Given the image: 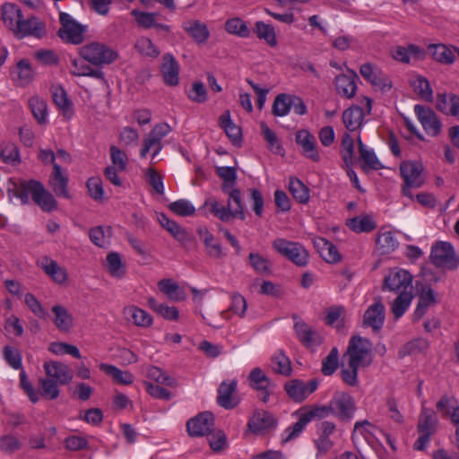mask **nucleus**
<instances>
[{
	"mask_svg": "<svg viewBox=\"0 0 459 459\" xmlns=\"http://www.w3.org/2000/svg\"><path fill=\"white\" fill-rule=\"evenodd\" d=\"M9 192L19 198L22 204L30 202L29 195L38 204L43 212H50L57 209V202L54 195L46 190L43 184L38 180L21 179L17 183L13 184V187L9 188Z\"/></svg>",
	"mask_w": 459,
	"mask_h": 459,
	"instance_id": "f257e3e1",
	"label": "nucleus"
},
{
	"mask_svg": "<svg viewBox=\"0 0 459 459\" xmlns=\"http://www.w3.org/2000/svg\"><path fill=\"white\" fill-rule=\"evenodd\" d=\"M294 414L298 416V421L285 429L284 433L286 434V437L281 440V443L283 444L298 437L306 426L313 420L325 419L330 414H333V411L329 403L327 405L303 407L295 411Z\"/></svg>",
	"mask_w": 459,
	"mask_h": 459,
	"instance_id": "f03ea898",
	"label": "nucleus"
},
{
	"mask_svg": "<svg viewBox=\"0 0 459 459\" xmlns=\"http://www.w3.org/2000/svg\"><path fill=\"white\" fill-rule=\"evenodd\" d=\"M222 192L228 195L227 205L223 206L217 201H213L211 204L212 212L223 222H228L233 218L244 221L246 214L241 191L234 186Z\"/></svg>",
	"mask_w": 459,
	"mask_h": 459,
	"instance_id": "7ed1b4c3",
	"label": "nucleus"
},
{
	"mask_svg": "<svg viewBox=\"0 0 459 459\" xmlns=\"http://www.w3.org/2000/svg\"><path fill=\"white\" fill-rule=\"evenodd\" d=\"M79 56L88 63L95 66L110 65L115 62L118 54L104 43L92 41L81 47Z\"/></svg>",
	"mask_w": 459,
	"mask_h": 459,
	"instance_id": "20e7f679",
	"label": "nucleus"
},
{
	"mask_svg": "<svg viewBox=\"0 0 459 459\" xmlns=\"http://www.w3.org/2000/svg\"><path fill=\"white\" fill-rule=\"evenodd\" d=\"M399 170L403 179L402 194L413 199L411 189L420 188L425 183L423 165L418 161L404 160L401 162Z\"/></svg>",
	"mask_w": 459,
	"mask_h": 459,
	"instance_id": "39448f33",
	"label": "nucleus"
},
{
	"mask_svg": "<svg viewBox=\"0 0 459 459\" xmlns=\"http://www.w3.org/2000/svg\"><path fill=\"white\" fill-rule=\"evenodd\" d=\"M60 27L56 32L59 39L65 44L80 45L88 31V26L78 22L69 13L59 12Z\"/></svg>",
	"mask_w": 459,
	"mask_h": 459,
	"instance_id": "423d86ee",
	"label": "nucleus"
},
{
	"mask_svg": "<svg viewBox=\"0 0 459 459\" xmlns=\"http://www.w3.org/2000/svg\"><path fill=\"white\" fill-rule=\"evenodd\" d=\"M272 247L278 254L299 267H304L308 264V252L299 242L277 238L272 242Z\"/></svg>",
	"mask_w": 459,
	"mask_h": 459,
	"instance_id": "0eeeda50",
	"label": "nucleus"
},
{
	"mask_svg": "<svg viewBox=\"0 0 459 459\" xmlns=\"http://www.w3.org/2000/svg\"><path fill=\"white\" fill-rule=\"evenodd\" d=\"M438 420L435 412L425 406H422L419 415L417 431L419 437L413 445V448L418 451H423L432 435L437 432Z\"/></svg>",
	"mask_w": 459,
	"mask_h": 459,
	"instance_id": "6e6552de",
	"label": "nucleus"
},
{
	"mask_svg": "<svg viewBox=\"0 0 459 459\" xmlns=\"http://www.w3.org/2000/svg\"><path fill=\"white\" fill-rule=\"evenodd\" d=\"M372 342L359 335H354L350 339L346 355L348 365L358 367H368L372 362L371 358Z\"/></svg>",
	"mask_w": 459,
	"mask_h": 459,
	"instance_id": "1a4fd4ad",
	"label": "nucleus"
},
{
	"mask_svg": "<svg viewBox=\"0 0 459 459\" xmlns=\"http://www.w3.org/2000/svg\"><path fill=\"white\" fill-rule=\"evenodd\" d=\"M430 261L437 267L455 270L459 265V257L449 242H437L431 248Z\"/></svg>",
	"mask_w": 459,
	"mask_h": 459,
	"instance_id": "9d476101",
	"label": "nucleus"
},
{
	"mask_svg": "<svg viewBox=\"0 0 459 459\" xmlns=\"http://www.w3.org/2000/svg\"><path fill=\"white\" fill-rule=\"evenodd\" d=\"M361 106L353 105L342 113V122L348 131L353 132L360 128L366 114H370L372 109V99L363 97Z\"/></svg>",
	"mask_w": 459,
	"mask_h": 459,
	"instance_id": "9b49d317",
	"label": "nucleus"
},
{
	"mask_svg": "<svg viewBox=\"0 0 459 459\" xmlns=\"http://www.w3.org/2000/svg\"><path fill=\"white\" fill-rule=\"evenodd\" d=\"M333 415L342 421H350L356 411L354 398L345 392H335L330 400Z\"/></svg>",
	"mask_w": 459,
	"mask_h": 459,
	"instance_id": "f8f14e48",
	"label": "nucleus"
},
{
	"mask_svg": "<svg viewBox=\"0 0 459 459\" xmlns=\"http://www.w3.org/2000/svg\"><path fill=\"white\" fill-rule=\"evenodd\" d=\"M278 425L277 418L268 411L255 410L247 422V429L256 436L273 431Z\"/></svg>",
	"mask_w": 459,
	"mask_h": 459,
	"instance_id": "ddd939ff",
	"label": "nucleus"
},
{
	"mask_svg": "<svg viewBox=\"0 0 459 459\" xmlns=\"http://www.w3.org/2000/svg\"><path fill=\"white\" fill-rule=\"evenodd\" d=\"M317 386L318 381L316 379H312L307 383L300 379H291L285 383L284 390L290 399L296 403H302L317 389Z\"/></svg>",
	"mask_w": 459,
	"mask_h": 459,
	"instance_id": "4468645a",
	"label": "nucleus"
},
{
	"mask_svg": "<svg viewBox=\"0 0 459 459\" xmlns=\"http://www.w3.org/2000/svg\"><path fill=\"white\" fill-rule=\"evenodd\" d=\"M359 73L367 82L382 91H388L392 88L389 77L371 63L361 65Z\"/></svg>",
	"mask_w": 459,
	"mask_h": 459,
	"instance_id": "2eb2a0df",
	"label": "nucleus"
},
{
	"mask_svg": "<svg viewBox=\"0 0 459 459\" xmlns=\"http://www.w3.org/2000/svg\"><path fill=\"white\" fill-rule=\"evenodd\" d=\"M385 318V308L382 302L381 297H377L374 303L370 305L364 313L363 325L371 327L376 333L379 332L383 327Z\"/></svg>",
	"mask_w": 459,
	"mask_h": 459,
	"instance_id": "dca6fc26",
	"label": "nucleus"
},
{
	"mask_svg": "<svg viewBox=\"0 0 459 459\" xmlns=\"http://www.w3.org/2000/svg\"><path fill=\"white\" fill-rule=\"evenodd\" d=\"M214 416L210 411H203L186 422V430L191 437L206 436L212 430Z\"/></svg>",
	"mask_w": 459,
	"mask_h": 459,
	"instance_id": "f3484780",
	"label": "nucleus"
},
{
	"mask_svg": "<svg viewBox=\"0 0 459 459\" xmlns=\"http://www.w3.org/2000/svg\"><path fill=\"white\" fill-rule=\"evenodd\" d=\"M414 112L429 135L437 136L440 133L441 122L430 108L415 105Z\"/></svg>",
	"mask_w": 459,
	"mask_h": 459,
	"instance_id": "a211bd4d",
	"label": "nucleus"
},
{
	"mask_svg": "<svg viewBox=\"0 0 459 459\" xmlns=\"http://www.w3.org/2000/svg\"><path fill=\"white\" fill-rule=\"evenodd\" d=\"M237 380L222 381L218 387L217 403L226 409H234L239 403V399L234 395L237 390Z\"/></svg>",
	"mask_w": 459,
	"mask_h": 459,
	"instance_id": "6ab92c4d",
	"label": "nucleus"
},
{
	"mask_svg": "<svg viewBox=\"0 0 459 459\" xmlns=\"http://www.w3.org/2000/svg\"><path fill=\"white\" fill-rule=\"evenodd\" d=\"M47 377L56 380L61 385H67L73 379L70 368L59 361L49 360L43 365Z\"/></svg>",
	"mask_w": 459,
	"mask_h": 459,
	"instance_id": "aec40b11",
	"label": "nucleus"
},
{
	"mask_svg": "<svg viewBox=\"0 0 459 459\" xmlns=\"http://www.w3.org/2000/svg\"><path fill=\"white\" fill-rule=\"evenodd\" d=\"M294 330L299 342L307 349L316 348L324 342L323 336L303 321L295 323Z\"/></svg>",
	"mask_w": 459,
	"mask_h": 459,
	"instance_id": "412c9836",
	"label": "nucleus"
},
{
	"mask_svg": "<svg viewBox=\"0 0 459 459\" xmlns=\"http://www.w3.org/2000/svg\"><path fill=\"white\" fill-rule=\"evenodd\" d=\"M412 275L409 271L400 269L396 272H391L385 277L383 290L399 291L401 289H406L411 284Z\"/></svg>",
	"mask_w": 459,
	"mask_h": 459,
	"instance_id": "4be33fe9",
	"label": "nucleus"
},
{
	"mask_svg": "<svg viewBox=\"0 0 459 459\" xmlns=\"http://www.w3.org/2000/svg\"><path fill=\"white\" fill-rule=\"evenodd\" d=\"M197 233L204 242L206 255L212 259H221L226 256L222 246L206 227L197 229Z\"/></svg>",
	"mask_w": 459,
	"mask_h": 459,
	"instance_id": "5701e85b",
	"label": "nucleus"
},
{
	"mask_svg": "<svg viewBox=\"0 0 459 459\" xmlns=\"http://www.w3.org/2000/svg\"><path fill=\"white\" fill-rule=\"evenodd\" d=\"M358 74L350 70V74H339L335 77L334 85L337 92L347 99H351L357 91Z\"/></svg>",
	"mask_w": 459,
	"mask_h": 459,
	"instance_id": "b1692460",
	"label": "nucleus"
},
{
	"mask_svg": "<svg viewBox=\"0 0 459 459\" xmlns=\"http://www.w3.org/2000/svg\"><path fill=\"white\" fill-rule=\"evenodd\" d=\"M160 72L167 85L176 86L178 84L179 65L171 54L167 53L163 56Z\"/></svg>",
	"mask_w": 459,
	"mask_h": 459,
	"instance_id": "393cba45",
	"label": "nucleus"
},
{
	"mask_svg": "<svg viewBox=\"0 0 459 459\" xmlns=\"http://www.w3.org/2000/svg\"><path fill=\"white\" fill-rule=\"evenodd\" d=\"M44 25L35 16H30L27 19L21 18L18 20V24L13 30V33L19 37L23 38L26 36H35L39 38L43 32Z\"/></svg>",
	"mask_w": 459,
	"mask_h": 459,
	"instance_id": "a878e982",
	"label": "nucleus"
},
{
	"mask_svg": "<svg viewBox=\"0 0 459 459\" xmlns=\"http://www.w3.org/2000/svg\"><path fill=\"white\" fill-rule=\"evenodd\" d=\"M48 184L54 194L58 197L71 198L68 191V178L62 174L61 166L54 163L53 171L49 177Z\"/></svg>",
	"mask_w": 459,
	"mask_h": 459,
	"instance_id": "bb28decb",
	"label": "nucleus"
},
{
	"mask_svg": "<svg viewBox=\"0 0 459 459\" xmlns=\"http://www.w3.org/2000/svg\"><path fill=\"white\" fill-rule=\"evenodd\" d=\"M296 143L302 147L303 153L313 161H318L320 155L316 147V139L307 130H299L296 134Z\"/></svg>",
	"mask_w": 459,
	"mask_h": 459,
	"instance_id": "cd10ccee",
	"label": "nucleus"
},
{
	"mask_svg": "<svg viewBox=\"0 0 459 459\" xmlns=\"http://www.w3.org/2000/svg\"><path fill=\"white\" fill-rule=\"evenodd\" d=\"M170 131L171 127L167 123L156 125L143 141V145L140 152L141 157H146L148 152L152 148L153 143H159V140L161 141Z\"/></svg>",
	"mask_w": 459,
	"mask_h": 459,
	"instance_id": "c85d7f7f",
	"label": "nucleus"
},
{
	"mask_svg": "<svg viewBox=\"0 0 459 459\" xmlns=\"http://www.w3.org/2000/svg\"><path fill=\"white\" fill-rule=\"evenodd\" d=\"M335 428V424L331 421H323L321 423L319 428V437L315 441L316 446L318 451L317 456L319 455L327 453L333 447V443L330 439V435H332L334 432Z\"/></svg>",
	"mask_w": 459,
	"mask_h": 459,
	"instance_id": "c756f323",
	"label": "nucleus"
},
{
	"mask_svg": "<svg viewBox=\"0 0 459 459\" xmlns=\"http://www.w3.org/2000/svg\"><path fill=\"white\" fill-rule=\"evenodd\" d=\"M219 125L234 145H240L242 142V131L241 128L231 120L230 110H226L220 116Z\"/></svg>",
	"mask_w": 459,
	"mask_h": 459,
	"instance_id": "7c9ffc66",
	"label": "nucleus"
},
{
	"mask_svg": "<svg viewBox=\"0 0 459 459\" xmlns=\"http://www.w3.org/2000/svg\"><path fill=\"white\" fill-rule=\"evenodd\" d=\"M182 28L199 44L204 43L210 35L207 26L198 20L186 21L182 23Z\"/></svg>",
	"mask_w": 459,
	"mask_h": 459,
	"instance_id": "2f4dec72",
	"label": "nucleus"
},
{
	"mask_svg": "<svg viewBox=\"0 0 459 459\" xmlns=\"http://www.w3.org/2000/svg\"><path fill=\"white\" fill-rule=\"evenodd\" d=\"M437 299L434 290L429 286H423L419 295V301L413 313V319L420 320L427 312L429 307L435 305Z\"/></svg>",
	"mask_w": 459,
	"mask_h": 459,
	"instance_id": "473e14b6",
	"label": "nucleus"
},
{
	"mask_svg": "<svg viewBox=\"0 0 459 459\" xmlns=\"http://www.w3.org/2000/svg\"><path fill=\"white\" fill-rule=\"evenodd\" d=\"M315 247L317 248L321 257L327 263H338L342 255L336 247L325 238H318L315 240Z\"/></svg>",
	"mask_w": 459,
	"mask_h": 459,
	"instance_id": "72a5a7b5",
	"label": "nucleus"
},
{
	"mask_svg": "<svg viewBox=\"0 0 459 459\" xmlns=\"http://www.w3.org/2000/svg\"><path fill=\"white\" fill-rule=\"evenodd\" d=\"M13 79L18 81L21 86L28 85L34 77V73L28 59H22L11 72Z\"/></svg>",
	"mask_w": 459,
	"mask_h": 459,
	"instance_id": "f704fd0d",
	"label": "nucleus"
},
{
	"mask_svg": "<svg viewBox=\"0 0 459 459\" xmlns=\"http://www.w3.org/2000/svg\"><path fill=\"white\" fill-rule=\"evenodd\" d=\"M1 17L5 26L13 31L18 24V20L22 18V13L16 4L5 3L1 8Z\"/></svg>",
	"mask_w": 459,
	"mask_h": 459,
	"instance_id": "c9c22d12",
	"label": "nucleus"
},
{
	"mask_svg": "<svg viewBox=\"0 0 459 459\" xmlns=\"http://www.w3.org/2000/svg\"><path fill=\"white\" fill-rule=\"evenodd\" d=\"M52 312L55 315L53 321L56 328L61 332H69L73 327L74 318L67 309L56 305L52 307Z\"/></svg>",
	"mask_w": 459,
	"mask_h": 459,
	"instance_id": "e433bc0d",
	"label": "nucleus"
},
{
	"mask_svg": "<svg viewBox=\"0 0 459 459\" xmlns=\"http://www.w3.org/2000/svg\"><path fill=\"white\" fill-rule=\"evenodd\" d=\"M254 33L259 39H264L270 47L277 45V38L274 28L262 21L255 23Z\"/></svg>",
	"mask_w": 459,
	"mask_h": 459,
	"instance_id": "4c0bfd02",
	"label": "nucleus"
},
{
	"mask_svg": "<svg viewBox=\"0 0 459 459\" xmlns=\"http://www.w3.org/2000/svg\"><path fill=\"white\" fill-rule=\"evenodd\" d=\"M432 57L438 63L452 65L455 61L453 50L444 44H432L429 46Z\"/></svg>",
	"mask_w": 459,
	"mask_h": 459,
	"instance_id": "58836bf2",
	"label": "nucleus"
},
{
	"mask_svg": "<svg viewBox=\"0 0 459 459\" xmlns=\"http://www.w3.org/2000/svg\"><path fill=\"white\" fill-rule=\"evenodd\" d=\"M347 226L356 233L371 232L377 228L375 221L369 215L351 218Z\"/></svg>",
	"mask_w": 459,
	"mask_h": 459,
	"instance_id": "ea45409f",
	"label": "nucleus"
},
{
	"mask_svg": "<svg viewBox=\"0 0 459 459\" xmlns=\"http://www.w3.org/2000/svg\"><path fill=\"white\" fill-rule=\"evenodd\" d=\"M249 385L255 390H265L266 388H274L275 385L262 371L260 368H255L251 370L249 376Z\"/></svg>",
	"mask_w": 459,
	"mask_h": 459,
	"instance_id": "a19ab883",
	"label": "nucleus"
},
{
	"mask_svg": "<svg viewBox=\"0 0 459 459\" xmlns=\"http://www.w3.org/2000/svg\"><path fill=\"white\" fill-rule=\"evenodd\" d=\"M100 368L107 375L111 376L118 384L131 385L134 382V376L129 371H123L113 365L105 363L100 364Z\"/></svg>",
	"mask_w": 459,
	"mask_h": 459,
	"instance_id": "79ce46f5",
	"label": "nucleus"
},
{
	"mask_svg": "<svg viewBox=\"0 0 459 459\" xmlns=\"http://www.w3.org/2000/svg\"><path fill=\"white\" fill-rule=\"evenodd\" d=\"M289 190L293 198L299 204H307L309 201V189L297 178H290Z\"/></svg>",
	"mask_w": 459,
	"mask_h": 459,
	"instance_id": "37998d69",
	"label": "nucleus"
},
{
	"mask_svg": "<svg viewBox=\"0 0 459 459\" xmlns=\"http://www.w3.org/2000/svg\"><path fill=\"white\" fill-rule=\"evenodd\" d=\"M291 104H293L292 95L280 93L273 100L272 112L275 117H284L289 114Z\"/></svg>",
	"mask_w": 459,
	"mask_h": 459,
	"instance_id": "c03bdc74",
	"label": "nucleus"
},
{
	"mask_svg": "<svg viewBox=\"0 0 459 459\" xmlns=\"http://www.w3.org/2000/svg\"><path fill=\"white\" fill-rule=\"evenodd\" d=\"M30 109L39 125H43L47 122L48 117V106L43 99L38 96L31 97L29 100Z\"/></svg>",
	"mask_w": 459,
	"mask_h": 459,
	"instance_id": "a18cd8bd",
	"label": "nucleus"
},
{
	"mask_svg": "<svg viewBox=\"0 0 459 459\" xmlns=\"http://www.w3.org/2000/svg\"><path fill=\"white\" fill-rule=\"evenodd\" d=\"M271 366L275 373L283 376H290L291 374L290 360L282 351L274 353L271 359Z\"/></svg>",
	"mask_w": 459,
	"mask_h": 459,
	"instance_id": "49530a36",
	"label": "nucleus"
},
{
	"mask_svg": "<svg viewBox=\"0 0 459 459\" xmlns=\"http://www.w3.org/2000/svg\"><path fill=\"white\" fill-rule=\"evenodd\" d=\"M39 384L40 387L39 396L42 395L46 399L55 400L59 396V383L56 380L48 378V377H41L39 379Z\"/></svg>",
	"mask_w": 459,
	"mask_h": 459,
	"instance_id": "de8ad7c7",
	"label": "nucleus"
},
{
	"mask_svg": "<svg viewBox=\"0 0 459 459\" xmlns=\"http://www.w3.org/2000/svg\"><path fill=\"white\" fill-rule=\"evenodd\" d=\"M225 30L228 33L237 35L240 38H248L250 30L246 22L239 17L230 18L225 22Z\"/></svg>",
	"mask_w": 459,
	"mask_h": 459,
	"instance_id": "09e8293b",
	"label": "nucleus"
},
{
	"mask_svg": "<svg viewBox=\"0 0 459 459\" xmlns=\"http://www.w3.org/2000/svg\"><path fill=\"white\" fill-rule=\"evenodd\" d=\"M217 176L223 180L221 190L228 191L234 187L237 182V169L234 167H217Z\"/></svg>",
	"mask_w": 459,
	"mask_h": 459,
	"instance_id": "8fccbe9b",
	"label": "nucleus"
},
{
	"mask_svg": "<svg viewBox=\"0 0 459 459\" xmlns=\"http://www.w3.org/2000/svg\"><path fill=\"white\" fill-rule=\"evenodd\" d=\"M412 299L413 295L411 291L403 290L398 295L392 305V312L395 318L401 317L405 313Z\"/></svg>",
	"mask_w": 459,
	"mask_h": 459,
	"instance_id": "3c124183",
	"label": "nucleus"
},
{
	"mask_svg": "<svg viewBox=\"0 0 459 459\" xmlns=\"http://www.w3.org/2000/svg\"><path fill=\"white\" fill-rule=\"evenodd\" d=\"M359 157L362 161L361 168L364 170L368 169L377 170L383 168L375 152L368 150L364 144H360Z\"/></svg>",
	"mask_w": 459,
	"mask_h": 459,
	"instance_id": "603ef678",
	"label": "nucleus"
},
{
	"mask_svg": "<svg viewBox=\"0 0 459 459\" xmlns=\"http://www.w3.org/2000/svg\"><path fill=\"white\" fill-rule=\"evenodd\" d=\"M399 243L391 231H385L378 234L377 246L382 254H389L396 249Z\"/></svg>",
	"mask_w": 459,
	"mask_h": 459,
	"instance_id": "864d4df0",
	"label": "nucleus"
},
{
	"mask_svg": "<svg viewBox=\"0 0 459 459\" xmlns=\"http://www.w3.org/2000/svg\"><path fill=\"white\" fill-rule=\"evenodd\" d=\"M0 160L7 164L20 162V152L13 143H0Z\"/></svg>",
	"mask_w": 459,
	"mask_h": 459,
	"instance_id": "5fc2aeb1",
	"label": "nucleus"
},
{
	"mask_svg": "<svg viewBox=\"0 0 459 459\" xmlns=\"http://www.w3.org/2000/svg\"><path fill=\"white\" fill-rule=\"evenodd\" d=\"M248 262L255 273L259 274H270L272 272L271 262L258 253H250Z\"/></svg>",
	"mask_w": 459,
	"mask_h": 459,
	"instance_id": "6e6d98bb",
	"label": "nucleus"
},
{
	"mask_svg": "<svg viewBox=\"0 0 459 459\" xmlns=\"http://www.w3.org/2000/svg\"><path fill=\"white\" fill-rule=\"evenodd\" d=\"M169 232L176 240L181 244L183 247L191 249L195 246V243H193V236L184 228H182L178 222H176L174 226L169 229Z\"/></svg>",
	"mask_w": 459,
	"mask_h": 459,
	"instance_id": "4d7b16f0",
	"label": "nucleus"
},
{
	"mask_svg": "<svg viewBox=\"0 0 459 459\" xmlns=\"http://www.w3.org/2000/svg\"><path fill=\"white\" fill-rule=\"evenodd\" d=\"M160 290L169 297L174 301L184 299V296L179 292L178 285L171 279H162L158 282Z\"/></svg>",
	"mask_w": 459,
	"mask_h": 459,
	"instance_id": "13d9d810",
	"label": "nucleus"
},
{
	"mask_svg": "<svg viewBox=\"0 0 459 459\" xmlns=\"http://www.w3.org/2000/svg\"><path fill=\"white\" fill-rule=\"evenodd\" d=\"M459 406L457 399L454 395L443 394L436 404L437 411L443 417H448L450 413Z\"/></svg>",
	"mask_w": 459,
	"mask_h": 459,
	"instance_id": "bf43d9fd",
	"label": "nucleus"
},
{
	"mask_svg": "<svg viewBox=\"0 0 459 459\" xmlns=\"http://www.w3.org/2000/svg\"><path fill=\"white\" fill-rule=\"evenodd\" d=\"M127 314L131 316L134 323L142 327L150 326L152 324V316L145 310L139 308L135 306H132L127 308Z\"/></svg>",
	"mask_w": 459,
	"mask_h": 459,
	"instance_id": "052dcab7",
	"label": "nucleus"
},
{
	"mask_svg": "<svg viewBox=\"0 0 459 459\" xmlns=\"http://www.w3.org/2000/svg\"><path fill=\"white\" fill-rule=\"evenodd\" d=\"M131 15L134 17L138 26L150 29L153 28L156 22L157 13H148L134 9L131 11Z\"/></svg>",
	"mask_w": 459,
	"mask_h": 459,
	"instance_id": "680f3d73",
	"label": "nucleus"
},
{
	"mask_svg": "<svg viewBox=\"0 0 459 459\" xmlns=\"http://www.w3.org/2000/svg\"><path fill=\"white\" fill-rule=\"evenodd\" d=\"M342 158L347 166L354 161V142L349 133H344L342 138Z\"/></svg>",
	"mask_w": 459,
	"mask_h": 459,
	"instance_id": "e2e57ef3",
	"label": "nucleus"
},
{
	"mask_svg": "<svg viewBox=\"0 0 459 459\" xmlns=\"http://www.w3.org/2000/svg\"><path fill=\"white\" fill-rule=\"evenodd\" d=\"M338 349L332 348L329 354L322 361L321 372L325 376H332L338 368Z\"/></svg>",
	"mask_w": 459,
	"mask_h": 459,
	"instance_id": "0e129e2a",
	"label": "nucleus"
},
{
	"mask_svg": "<svg viewBox=\"0 0 459 459\" xmlns=\"http://www.w3.org/2000/svg\"><path fill=\"white\" fill-rule=\"evenodd\" d=\"M4 359L13 369H22V354L18 349L5 346L3 350Z\"/></svg>",
	"mask_w": 459,
	"mask_h": 459,
	"instance_id": "69168bd1",
	"label": "nucleus"
},
{
	"mask_svg": "<svg viewBox=\"0 0 459 459\" xmlns=\"http://www.w3.org/2000/svg\"><path fill=\"white\" fill-rule=\"evenodd\" d=\"M169 209L177 215L186 217L195 212V208L186 199H179L169 204Z\"/></svg>",
	"mask_w": 459,
	"mask_h": 459,
	"instance_id": "338daca9",
	"label": "nucleus"
},
{
	"mask_svg": "<svg viewBox=\"0 0 459 459\" xmlns=\"http://www.w3.org/2000/svg\"><path fill=\"white\" fill-rule=\"evenodd\" d=\"M43 268L45 273L58 284L64 283L67 279V274L65 269L61 268L54 260H50Z\"/></svg>",
	"mask_w": 459,
	"mask_h": 459,
	"instance_id": "774afa93",
	"label": "nucleus"
}]
</instances>
